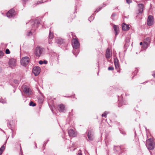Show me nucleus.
<instances>
[{"mask_svg": "<svg viewBox=\"0 0 155 155\" xmlns=\"http://www.w3.org/2000/svg\"><path fill=\"white\" fill-rule=\"evenodd\" d=\"M58 108L60 112H64L65 110V106L63 104H60L58 106Z\"/></svg>", "mask_w": 155, "mask_h": 155, "instance_id": "14", "label": "nucleus"}, {"mask_svg": "<svg viewBox=\"0 0 155 155\" xmlns=\"http://www.w3.org/2000/svg\"><path fill=\"white\" fill-rule=\"evenodd\" d=\"M122 29L124 31H127L128 30L130 27L129 25H127L125 23H123L122 25Z\"/></svg>", "mask_w": 155, "mask_h": 155, "instance_id": "15", "label": "nucleus"}, {"mask_svg": "<svg viewBox=\"0 0 155 155\" xmlns=\"http://www.w3.org/2000/svg\"><path fill=\"white\" fill-rule=\"evenodd\" d=\"M142 50L141 49H135L134 52L136 54H138V53H140Z\"/></svg>", "mask_w": 155, "mask_h": 155, "instance_id": "22", "label": "nucleus"}, {"mask_svg": "<svg viewBox=\"0 0 155 155\" xmlns=\"http://www.w3.org/2000/svg\"><path fill=\"white\" fill-rule=\"evenodd\" d=\"M47 62L46 61H43V63H44L45 64H47Z\"/></svg>", "mask_w": 155, "mask_h": 155, "instance_id": "37", "label": "nucleus"}, {"mask_svg": "<svg viewBox=\"0 0 155 155\" xmlns=\"http://www.w3.org/2000/svg\"><path fill=\"white\" fill-rule=\"evenodd\" d=\"M40 68L39 67L36 66L33 68L32 71L35 75V76H37L40 73Z\"/></svg>", "mask_w": 155, "mask_h": 155, "instance_id": "7", "label": "nucleus"}, {"mask_svg": "<svg viewBox=\"0 0 155 155\" xmlns=\"http://www.w3.org/2000/svg\"><path fill=\"white\" fill-rule=\"evenodd\" d=\"M69 115L70 114V113H69Z\"/></svg>", "mask_w": 155, "mask_h": 155, "instance_id": "45", "label": "nucleus"}, {"mask_svg": "<svg viewBox=\"0 0 155 155\" xmlns=\"http://www.w3.org/2000/svg\"><path fill=\"white\" fill-rule=\"evenodd\" d=\"M44 49H35V54L37 57H39L45 54Z\"/></svg>", "mask_w": 155, "mask_h": 155, "instance_id": "4", "label": "nucleus"}, {"mask_svg": "<svg viewBox=\"0 0 155 155\" xmlns=\"http://www.w3.org/2000/svg\"><path fill=\"white\" fill-rule=\"evenodd\" d=\"M115 14H112V17L114 16H115Z\"/></svg>", "mask_w": 155, "mask_h": 155, "instance_id": "39", "label": "nucleus"}, {"mask_svg": "<svg viewBox=\"0 0 155 155\" xmlns=\"http://www.w3.org/2000/svg\"><path fill=\"white\" fill-rule=\"evenodd\" d=\"M87 137H88L89 139L90 140L92 141L93 140L94 135H93V133L91 131H89L88 132Z\"/></svg>", "mask_w": 155, "mask_h": 155, "instance_id": "13", "label": "nucleus"}, {"mask_svg": "<svg viewBox=\"0 0 155 155\" xmlns=\"http://www.w3.org/2000/svg\"><path fill=\"white\" fill-rule=\"evenodd\" d=\"M56 42L59 44H61L64 42V40L61 38H59L57 40Z\"/></svg>", "mask_w": 155, "mask_h": 155, "instance_id": "19", "label": "nucleus"}, {"mask_svg": "<svg viewBox=\"0 0 155 155\" xmlns=\"http://www.w3.org/2000/svg\"><path fill=\"white\" fill-rule=\"evenodd\" d=\"M49 43H50V41H49Z\"/></svg>", "mask_w": 155, "mask_h": 155, "instance_id": "44", "label": "nucleus"}, {"mask_svg": "<svg viewBox=\"0 0 155 155\" xmlns=\"http://www.w3.org/2000/svg\"><path fill=\"white\" fill-rule=\"evenodd\" d=\"M34 26H35L36 27H38V25L40 23L39 22H38L37 21H35L34 22Z\"/></svg>", "mask_w": 155, "mask_h": 155, "instance_id": "26", "label": "nucleus"}, {"mask_svg": "<svg viewBox=\"0 0 155 155\" xmlns=\"http://www.w3.org/2000/svg\"><path fill=\"white\" fill-rule=\"evenodd\" d=\"M5 144H4L3 146H2L1 148H0V155H1L3 151L5 149Z\"/></svg>", "mask_w": 155, "mask_h": 155, "instance_id": "21", "label": "nucleus"}, {"mask_svg": "<svg viewBox=\"0 0 155 155\" xmlns=\"http://www.w3.org/2000/svg\"><path fill=\"white\" fill-rule=\"evenodd\" d=\"M142 44H143V43H142V42H140V45H142Z\"/></svg>", "mask_w": 155, "mask_h": 155, "instance_id": "41", "label": "nucleus"}, {"mask_svg": "<svg viewBox=\"0 0 155 155\" xmlns=\"http://www.w3.org/2000/svg\"><path fill=\"white\" fill-rule=\"evenodd\" d=\"M101 9V8H99V9L97 8L95 11V12H98Z\"/></svg>", "mask_w": 155, "mask_h": 155, "instance_id": "36", "label": "nucleus"}, {"mask_svg": "<svg viewBox=\"0 0 155 155\" xmlns=\"http://www.w3.org/2000/svg\"><path fill=\"white\" fill-rule=\"evenodd\" d=\"M39 63L40 64H43V61H40L39 62Z\"/></svg>", "mask_w": 155, "mask_h": 155, "instance_id": "34", "label": "nucleus"}, {"mask_svg": "<svg viewBox=\"0 0 155 155\" xmlns=\"http://www.w3.org/2000/svg\"><path fill=\"white\" fill-rule=\"evenodd\" d=\"M21 150H20V151H21Z\"/></svg>", "mask_w": 155, "mask_h": 155, "instance_id": "43", "label": "nucleus"}, {"mask_svg": "<svg viewBox=\"0 0 155 155\" xmlns=\"http://www.w3.org/2000/svg\"><path fill=\"white\" fill-rule=\"evenodd\" d=\"M138 5L139 8V13H142L143 10V5L142 4H138Z\"/></svg>", "mask_w": 155, "mask_h": 155, "instance_id": "17", "label": "nucleus"}, {"mask_svg": "<svg viewBox=\"0 0 155 155\" xmlns=\"http://www.w3.org/2000/svg\"><path fill=\"white\" fill-rule=\"evenodd\" d=\"M78 155H82L81 153H78Z\"/></svg>", "mask_w": 155, "mask_h": 155, "instance_id": "40", "label": "nucleus"}, {"mask_svg": "<svg viewBox=\"0 0 155 155\" xmlns=\"http://www.w3.org/2000/svg\"><path fill=\"white\" fill-rule=\"evenodd\" d=\"M114 69V67L112 66L109 67L108 68L109 70H113Z\"/></svg>", "mask_w": 155, "mask_h": 155, "instance_id": "31", "label": "nucleus"}, {"mask_svg": "<svg viewBox=\"0 0 155 155\" xmlns=\"http://www.w3.org/2000/svg\"><path fill=\"white\" fill-rule=\"evenodd\" d=\"M10 51L9 50V49H6V50L5 51V53L6 54H9L10 53Z\"/></svg>", "mask_w": 155, "mask_h": 155, "instance_id": "30", "label": "nucleus"}, {"mask_svg": "<svg viewBox=\"0 0 155 155\" xmlns=\"http://www.w3.org/2000/svg\"><path fill=\"white\" fill-rule=\"evenodd\" d=\"M72 52L76 56L79 53V49H73L72 51Z\"/></svg>", "mask_w": 155, "mask_h": 155, "instance_id": "20", "label": "nucleus"}, {"mask_svg": "<svg viewBox=\"0 0 155 155\" xmlns=\"http://www.w3.org/2000/svg\"><path fill=\"white\" fill-rule=\"evenodd\" d=\"M4 54V52L2 51H0V59L3 57Z\"/></svg>", "mask_w": 155, "mask_h": 155, "instance_id": "27", "label": "nucleus"}, {"mask_svg": "<svg viewBox=\"0 0 155 155\" xmlns=\"http://www.w3.org/2000/svg\"><path fill=\"white\" fill-rule=\"evenodd\" d=\"M31 35H32V33L31 31L29 32L27 34L28 36H30Z\"/></svg>", "mask_w": 155, "mask_h": 155, "instance_id": "35", "label": "nucleus"}, {"mask_svg": "<svg viewBox=\"0 0 155 155\" xmlns=\"http://www.w3.org/2000/svg\"><path fill=\"white\" fill-rule=\"evenodd\" d=\"M36 48L39 49V48H41L39 46H37V47H36Z\"/></svg>", "mask_w": 155, "mask_h": 155, "instance_id": "38", "label": "nucleus"}, {"mask_svg": "<svg viewBox=\"0 0 155 155\" xmlns=\"http://www.w3.org/2000/svg\"><path fill=\"white\" fill-rule=\"evenodd\" d=\"M8 64L11 67H15L16 64V60L14 58H11L9 59Z\"/></svg>", "mask_w": 155, "mask_h": 155, "instance_id": "6", "label": "nucleus"}, {"mask_svg": "<svg viewBox=\"0 0 155 155\" xmlns=\"http://www.w3.org/2000/svg\"><path fill=\"white\" fill-rule=\"evenodd\" d=\"M72 46L74 48H78L79 44L78 41L75 39H73L72 40Z\"/></svg>", "mask_w": 155, "mask_h": 155, "instance_id": "9", "label": "nucleus"}, {"mask_svg": "<svg viewBox=\"0 0 155 155\" xmlns=\"http://www.w3.org/2000/svg\"><path fill=\"white\" fill-rule=\"evenodd\" d=\"M21 63L23 66H26L29 62V58L28 57H23L21 60Z\"/></svg>", "mask_w": 155, "mask_h": 155, "instance_id": "3", "label": "nucleus"}, {"mask_svg": "<svg viewBox=\"0 0 155 155\" xmlns=\"http://www.w3.org/2000/svg\"><path fill=\"white\" fill-rule=\"evenodd\" d=\"M114 31L115 32V35H117L119 33V28L118 27L114 25L113 27Z\"/></svg>", "mask_w": 155, "mask_h": 155, "instance_id": "18", "label": "nucleus"}, {"mask_svg": "<svg viewBox=\"0 0 155 155\" xmlns=\"http://www.w3.org/2000/svg\"><path fill=\"white\" fill-rule=\"evenodd\" d=\"M0 102L3 104L6 103V100L5 99H0Z\"/></svg>", "mask_w": 155, "mask_h": 155, "instance_id": "28", "label": "nucleus"}, {"mask_svg": "<svg viewBox=\"0 0 155 155\" xmlns=\"http://www.w3.org/2000/svg\"><path fill=\"white\" fill-rule=\"evenodd\" d=\"M15 12L13 9H12L9 10L6 14L7 17L9 18H11L15 16Z\"/></svg>", "mask_w": 155, "mask_h": 155, "instance_id": "8", "label": "nucleus"}, {"mask_svg": "<svg viewBox=\"0 0 155 155\" xmlns=\"http://www.w3.org/2000/svg\"><path fill=\"white\" fill-rule=\"evenodd\" d=\"M147 24L149 26H151L153 24V17L151 15L148 16L147 19Z\"/></svg>", "mask_w": 155, "mask_h": 155, "instance_id": "10", "label": "nucleus"}, {"mask_svg": "<svg viewBox=\"0 0 155 155\" xmlns=\"http://www.w3.org/2000/svg\"><path fill=\"white\" fill-rule=\"evenodd\" d=\"M8 125H9L8 126H10V125H11V124H9Z\"/></svg>", "mask_w": 155, "mask_h": 155, "instance_id": "42", "label": "nucleus"}, {"mask_svg": "<svg viewBox=\"0 0 155 155\" xmlns=\"http://www.w3.org/2000/svg\"><path fill=\"white\" fill-rule=\"evenodd\" d=\"M120 133L122 134H125V131H124L123 130H120Z\"/></svg>", "mask_w": 155, "mask_h": 155, "instance_id": "32", "label": "nucleus"}, {"mask_svg": "<svg viewBox=\"0 0 155 155\" xmlns=\"http://www.w3.org/2000/svg\"><path fill=\"white\" fill-rule=\"evenodd\" d=\"M43 2H43V0L38 1L37 2L36 5L41 4V3H43Z\"/></svg>", "mask_w": 155, "mask_h": 155, "instance_id": "29", "label": "nucleus"}, {"mask_svg": "<svg viewBox=\"0 0 155 155\" xmlns=\"http://www.w3.org/2000/svg\"><path fill=\"white\" fill-rule=\"evenodd\" d=\"M69 135L71 137H74L77 135V134L74 130L70 129L68 131Z\"/></svg>", "mask_w": 155, "mask_h": 155, "instance_id": "12", "label": "nucleus"}, {"mask_svg": "<svg viewBox=\"0 0 155 155\" xmlns=\"http://www.w3.org/2000/svg\"><path fill=\"white\" fill-rule=\"evenodd\" d=\"M108 112L107 111H105L103 114H102V117H107V115L108 114Z\"/></svg>", "mask_w": 155, "mask_h": 155, "instance_id": "24", "label": "nucleus"}, {"mask_svg": "<svg viewBox=\"0 0 155 155\" xmlns=\"http://www.w3.org/2000/svg\"><path fill=\"white\" fill-rule=\"evenodd\" d=\"M146 145L149 150H152L153 149L154 144L153 140L151 138L147 140Z\"/></svg>", "mask_w": 155, "mask_h": 155, "instance_id": "1", "label": "nucleus"}, {"mask_svg": "<svg viewBox=\"0 0 155 155\" xmlns=\"http://www.w3.org/2000/svg\"><path fill=\"white\" fill-rule=\"evenodd\" d=\"M112 55L111 49H107L106 51V57L107 59H110Z\"/></svg>", "mask_w": 155, "mask_h": 155, "instance_id": "11", "label": "nucleus"}, {"mask_svg": "<svg viewBox=\"0 0 155 155\" xmlns=\"http://www.w3.org/2000/svg\"><path fill=\"white\" fill-rule=\"evenodd\" d=\"M151 41V39L150 38H147L144 39L143 44V48H148Z\"/></svg>", "mask_w": 155, "mask_h": 155, "instance_id": "5", "label": "nucleus"}, {"mask_svg": "<svg viewBox=\"0 0 155 155\" xmlns=\"http://www.w3.org/2000/svg\"><path fill=\"white\" fill-rule=\"evenodd\" d=\"M126 1L129 4L131 2V0H126Z\"/></svg>", "mask_w": 155, "mask_h": 155, "instance_id": "33", "label": "nucleus"}, {"mask_svg": "<svg viewBox=\"0 0 155 155\" xmlns=\"http://www.w3.org/2000/svg\"><path fill=\"white\" fill-rule=\"evenodd\" d=\"M29 105L30 106L34 107L36 106V104L34 103L33 101H31L29 104Z\"/></svg>", "mask_w": 155, "mask_h": 155, "instance_id": "25", "label": "nucleus"}, {"mask_svg": "<svg viewBox=\"0 0 155 155\" xmlns=\"http://www.w3.org/2000/svg\"><path fill=\"white\" fill-rule=\"evenodd\" d=\"M22 87L23 92L26 95L29 96L32 93L31 90L28 86L23 85Z\"/></svg>", "mask_w": 155, "mask_h": 155, "instance_id": "2", "label": "nucleus"}, {"mask_svg": "<svg viewBox=\"0 0 155 155\" xmlns=\"http://www.w3.org/2000/svg\"><path fill=\"white\" fill-rule=\"evenodd\" d=\"M114 64L116 69L118 70L119 69V61L118 60L114 59Z\"/></svg>", "mask_w": 155, "mask_h": 155, "instance_id": "16", "label": "nucleus"}, {"mask_svg": "<svg viewBox=\"0 0 155 155\" xmlns=\"http://www.w3.org/2000/svg\"><path fill=\"white\" fill-rule=\"evenodd\" d=\"M53 38V34L51 31L50 32L49 35V38L51 39Z\"/></svg>", "mask_w": 155, "mask_h": 155, "instance_id": "23", "label": "nucleus"}]
</instances>
